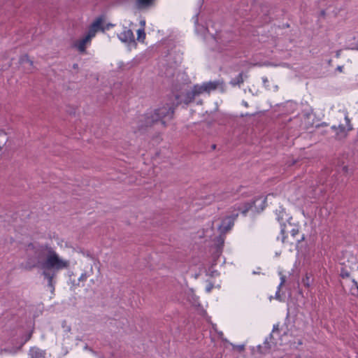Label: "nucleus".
Here are the masks:
<instances>
[{"instance_id":"1","label":"nucleus","mask_w":358,"mask_h":358,"mask_svg":"<svg viewBox=\"0 0 358 358\" xmlns=\"http://www.w3.org/2000/svg\"><path fill=\"white\" fill-rule=\"evenodd\" d=\"M70 266L69 260L63 259L52 248L47 259L43 262L42 275L48 280V286L54 289L53 278L56 273L62 269H66Z\"/></svg>"},{"instance_id":"2","label":"nucleus","mask_w":358,"mask_h":358,"mask_svg":"<svg viewBox=\"0 0 358 358\" xmlns=\"http://www.w3.org/2000/svg\"><path fill=\"white\" fill-rule=\"evenodd\" d=\"M175 108L166 105L157 108L152 111L146 113L141 119L138 129L142 130L160 122L164 127L166 126V122L173 119Z\"/></svg>"},{"instance_id":"3","label":"nucleus","mask_w":358,"mask_h":358,"mask_svg":"<svg viewBox=\"0 0 358 358\" xmlns=\"http://www.w3.org/2000/svg\"><path fill=\"white\" fill-rule=\"evenodd\" d=\"M52 248L48 244H38L37 245L33 243L29 244L28 250H33V255H29L24 268L29 271L36 267L43 268V262L47 259Z\"/></svg>"},{"instance_id":"4","label":"nucleus","mask_w":358,"mask_h":358,"mask_svg":"<svg viewBox=\"0 0 358 358\" xmlns=\"http://www.w3.org/2000/svg\"><path fill=\"white\" fill-rule=\"evenodd\" d=\"M280 233L282 234V243H289L293 244L294 241L299 243L305 240V236L303 234L300 238H296L299 234V227L292 225L290 222L280 224Z\"/></svg>"},{"instance_id":"5","label":"nucleus","mask_w":358,"mask_h":358,"mask_svg":"<svg viewBox=\"0 0 358 358\" xmlns=\"http://www.w3.org/2000/svg\"><path fill=\"white\" fill-rule=\"evenodd\" d=\"M266 197H258L252 201L245 202L237 207V210L245 215L253 206L257 212L262 211L266 207Z\"/></svg>"},{"instance_id":"6","label":"nucleus","mask_w":358,"mask_h":358,"mask_svg":"<svg viewBox=\"0 0 358 358\" xmlns=\"http://www.w3.org/2000/svg\"><path fill=\"white\" fill-rule=\"evenodd\" d=\"M223 82L220 80L210 81L203 83L202 85H196L199 91H201V94L203 93L209 94L210 92L217 90L220 85H222Z\"/></svg>"},{"instance_id":"7","label":"nucleus","mask_w":358,"mask_h":358,"mask_svg":"<svg viewBox=\"0 0 358 358\" xmlns=\"http://www.w3.org/2000/svg\"><path fill=\"white\" fill-rule=\"evenodd\" d=\"M103 21V16L98 17L90 26L87 33L94 37L98 31L101 30L104 31L105 29L102 26Z\"/></svg>"},{"instance_id":"8","label":"nucleus","mask_w":358,"mask_h":358,"mask_svg":"<svg viewBox=\"0 0 358 358\" xmlns=\"http://www.w3.org/2000/svg\"><path fill=\"white\" fill-rule=\"evenodd\" d=\"M275 345L273 341V336L272 334H270L268 338H266L263 345H259L257 346V350L261 354H267L270 352L271 348Z\"/></svg>"},{"instance_id":"9","label":"nucleus","mask_w":358,"mask_h":358,"mask_svg":"<svg viewBox=\"0 0 358 358\" xmlns=\"http://www.w3.org/2000/svg\"><path fill=\"white\" fill-rule=\"evenodd\" d=\"M201 94V91H199L197 85L193 86L191 90L187 91L184 94L182 101L185 104H189L192 102L195 97Z\"/></svg>"},{"instance_id":"10","label":"nucleus","mask_w":358,"mask_h":358,"mask_svg":"<svg viewBox=\"0 0 358 358\" xmlns=\"http://www.w3.org/2000/svg\"><path fill=\"white\" fill-rule=\"evenodd\" d=\"M92 38L93 37L90 34L87 33V35L83 38L74 43V47H76L79 50V52L83 53L85 52L86 45L90 43Z\"/></svg>"},{"instance_id":"11","label":"nucleus","mask_w":358,"mask_h":358,"mask_svg":"<svg viewBox=\"0 0 358 358\" xmlns=\"http://www.w3.org/2000/svg\"><path fill=\"white\" fill-rule=\"evenodd\" d=\"M234 224V222H233L232 219H230L229 217H225L222 220V222L219 226V230L220 231L221 234H226L229 230H231Z\"/></svg>"},{"instance_id":"12","label":"nucleus","mask_w":358,"mask_h":358,"mask_svg":"<svg viewBox=\"0 0 358 358\" xmlns=\"http://www.w3.org/2000/svg\"><path fill=\"white\" fill-rule=\"evenodd\" d=\"M119 38L126 43L134 41V36L131 29H127L119 34Z\"/></svg>"},{"instance_id":"13","label":"nucleus","mask_w":358,"mask_h":358,"mask_svg":"<svg viewBox=\"0 0 358 358\" xmlns=\"http://www.w3.org/2000/svg\"><path fill=\"white\" fill-rule=\"evenodd\" d=\"M20 64L24 65L27 71H31L33 69V61H31L28 55H24L20 58Z\"/></svg>"},{"instance_id":"14","label":"nucleus","mask_w":358,"mask_h":358,"mask_svg":"<svg viewBox=\"0 0 358 358\" xmlns=\"http://www.w3.org/2000/svg\"><path fill=\"white\" fill-rule=\"evenodd\" d=\"M155 0H136V5L138 9H145L151 6Z\"/></svg>"},{"instance_id":"15","label":"nucleus","mask_w":358,"mask_h":358,"mask_svg":"<svg viewBox=\"0 0 358 358\" xmlns=\"http://www.w3.org/2000/svg\"><path fill=\"white\" fill-rule=\"evenodd\" d=\"M216 256L217 257H219L220 255L221 254L222 252V247L224 245V238L220 235L218 237H217V241H216Z\"/></svg>"},{"instance_id":"16","label":"nucleus","mask_w":358,"mask_h":358,"mask_svg":"<svg viewBox=\"0 0 358 358\" xmlns=\"http://www.w3.org/2000/svg\"><path fill=\"white\" fill-rule=\"evenodd\" d=\"M243 82H244L243 73V72H241L236 78H232L229 83L232 86H236V85H241V84L243 83Z\"/></svg>"},{"instance_id":"17","label":"nucleus","mask_w":358,"mask_h":358,"mask_svg":"<svg viewBox=\"0 0 358 358\" xmlns=\"http://www.w3.org/2000/svg\"><path fill=\"white\" fill-rule=\"evenodd\" d=\"M30 358H45L44 353L37 348L30 350Z\"/></svg>"},{"instance_id":"18","label":"nucleus","mask_w":358,"mask_h":358,"mask_svg":"<svg viewBox=\"0 0 358 358\" xmlns=\"http://www.w3.org/2000/svg\"><path fill=\"white\" fill-rule=\"evenodd\" d=\"M137 35H138L137 39L138 41H143L144 39L145 38V32L144 28L139 29L137 31Z\"/></svg>"},{"instance_id":"19","label":"nucleus","mask_w":358,"mask_h":358,"mask_svg":"<svg viewBox=\"0 0 358 358\" xmlns=\"http://www.w3.org/2000/svg\"><path fill=\"white\" fill-rule=\"evenodd\" d=\"M352 282H353L354 286H355V287H352L351 288L352 294L358 295V283L355 280H352Z\"/></svg>"},{"instance_id":"20","label":"nucleus","mask_w":358,"mask_h":358,"mask_svg":"<svg viewBox=\"0 0 358 358\" xmlns=\"http://www.w3.org/2000/svg\"><path fill=\"white\" fill-rule=\"evenodd\" d=\"M340 275L342 278H347L350 277V272L345 268H342L341 271Z\"/></svg>"},{"instance_id":"21","label":"nucleus","mask_w":358,"mask_h":358,"mask_svg":"<svg viewBox=\"0 0 358 358\" xmlns=\"http://www.w3.org/2000/svg\"><path fill=\"white\" fill-rule=\"evenodd\" d=\"M90 275V272L85 271V273H82L80 277L79 278V281H85L87 280V278Z\"/></svg>"},{"instance_id":"22","label":"nucleus","mask_w":358,"mask_h":358,"mask_svg":"<svg viewBox=\"0 0 358 358\" xmlns=\"http://www.w3.org/2000/svg\"><path fill=\"white\" fill-rule=\"evenodd\" d=\"M275 333L279 334V324H276L273 325V331H272L271 334H275Z\"/></svg>"},{"instance_id":"23","label":"nucleus","mask_w":358,"mask_h":358,"mask_svg":"<svg viewBox=\"0 0 358 358\" xmlns=\"http://www.w3.org/2000/svg\"><path fill=\"white\" fill-rule=\"evenodd\" d=\"M31 335H32V332H29L28 333L26 336H25V338H24V342L22 343L21 346L23 345L26 342H27L31 337Z\"/></svg>"},{"instance_id":"24","label":"nucleus","mask_w":358,"mask_h":358,"mask_svg":"<svg viewBox=\"0 0 358 358\" xmlns=\"http://www.w3.org/2000/svg\"><path fill=\"white\" fill-rule=\"evenodd\" d=\"M238 216V213L236 212V213H232V214L231 215H229L228 217L230 219H232L233 222H234L235 220L237 218Z\"/></svg>"},{"instance_id":"25","label":"nucleus","mask_w":358,"mask_h":358,"mask_svg":"<svg viewBox=\"0 0 358 358\" xmlns=\"http://www.w3.org/2000/svg\"><path fill=\"white\" fill-rule=\"evenodd\" d=\"M345 120L346 121V123H347V126H348V130H351L352 129V127H351L350 124V119L348 117V116H345Z\"/></svg>"},{"instance_id":"26","label":"nucleus","mask_w":358,"mask_h":358,"mask_svg":"<svg viewBox=\"0 0 358 358\" xmlns=\"http://www.w3.org/2000/svg\"><path fill=\"white\" fill-rule=\"evenodd\" d=\"M3 135H1L0 136H3L5 139L3 141V142L1 143H0V151L1 150L3 146L6 144V142L7 141V139L6 138V136L4 134H3Z\"/></svg>"},{"instance_id":"27","label":"nucleus","mask_w":358,"mask_h":358,"mask_svg":"<svg viewBox=\"0 0 358 358\" xmlns=\"http://www.w3.org/2000/svg\"><path fill=\"white\" fill-rule=\"evenodd\" d=\"M280 280H281V282H280V285H279V286H278V287H279V289H280L281 287H282V286L283 285V284L285 283V276H282V277H281V278H280Z\"/></svg>"},{"instance_id":"28","label":"nucleus","mask_w":358,"mask_h":358,"mask_svg":"<svg viewBox=\"0 0 358 358\" xmlns=\"http://www.w3.org/2000/svg\"><path fill=\"white\" fill-rule=\"evenodd\" d=\"M309 278L308 276L306 277V279H303V282L304 285L307 287H309Z\"/></svg>"},{"instance_id":"29","label":"nucleus","mask_w":358,"mask_h":358,"mask_svg":"<svg viewBox=\"0 0 358 358\" xmlns=\"http://www.w3.org/2000/svg\"><path fill=\"white\" fill-rule=\"evenodd\" d=\"M280 289H278V291L275 293V299H278V300H280Z\"/></svg>"},{"instance_id":"30","label":"nucleus","mask_w":358,"mask_h":358,"mask_svg":"<svg viewBox=\"0 0 358 358\" xmlns=\"http://www.w3.org/2000/svg\"><path fill=\"white\" fill-rule=\"evenodd\" d=\"M263 83H264V85L266 87H268L267 85V83H268V79L266 78H263Z\"/></svg>"},{"instance_id":"31","label":"nucleus","mask_w":358,"mask_h":358,"mask_svg":"<svg viewBox=\"0 0 358 358\" xmlns=\"http://www.w3.org/2000/svg\"><path fill=\"white\" fill-rule=\"evenodd\" d=\"M343 69V66H337L336 70L338 71L339 72H342Z\"/></svg>"},{"instance_id":"32","label":"nucleus","mask_w":358,"mask_h":358,"mask_svg":"<svg viewBox=\"0 0 358 358\" xmlns=\"http://www.w3.org/2000/svg\"><path fill=\"white\" fill-rule=\"evenodd\" d=\"M73 69H76V70H78V64H74L73 65Z\"/></svg>"},{"instance_id":"33","label":"nucleus","mask_w":358,"mask_h":358,"mask_svg":"<svg viewBox=\"0 0 358 358\" xmlns=\"http://www.w3.org/2000/svg\"><path fill=\"white\" fill-rule=\"evenodd\" d=\"M339 127H340V129H341V130L342 131H345V126H343V125H340V126H339Z\"/></svg>"},{"instance_id":"34","label":"nucleus","mask_w":358,"mask_h":358,"mask_svg":"<svg viewBox=\"0 0 358 358\" xmlns=\"http://www.w3.org/2000/svg\"><path fill=\"white\" fill-rule=\"evenodd\" d=\"M211 289H212V287L210 286V287H207L206 290H207V292H210L211 290Z\"/></svg>"},{"instance_id":"35","label":"nucleus","mask_w":358,"mask_h":358,"mask_svg":"<svg viewBox=\"0 0 358 358\" xmlns=\"http://www.w3.org/2000/svg\"><path fill=\"white\" fill-rule=\"evenodd\" d=\"M211 148H212L213 150H215V148H216V145L215 144L212 145Z\"/></svg>"},{"instance_id":"36","label":"nucleus","mask_w":358,"mask_h":358,"mask_svg":"<svg viewBox=\"0 0 358 358\" xmlns=\"http://www.w3.org/2000/svg\"><path fill=\"white\" fill-rule=\"evenodd\" d=\"M340 55V51H337L336 52V57H338Z\"/></svg>"},{"instance_id":"37","label":"nucleus","mask_w":358,"mask_h":358,"mask_svg":"<svg viewBox=\"0 0 358 358\" xmlns=\"http://www.w3.org/2000/svg\"><path fill=\"white\" fill-rule=\"evenodd\" d=\"M141 24L143 26H144V25H145V21H144V20L141 21Z\"/></svg>"},{"instance_id":"38","label":"nucleus","mask_w":358,"mask_h":358,"mask_svg":"<svg viewBox=\"0 0 358 358\" xmlns=\"http://www.w3.org/2000/svg\"><path fill=\"white\" fill-rule=\"evenodd\" d=\"M280 220H282V217H278V220L280 222Z\"/></svg>"},{"instance_id":"39","label":"nucleus","mask_w":358,"mask_h":358,"mask_svg":"<svg viewBox=\"0 0 358 358\" xmlns=\"http://www.w3.org/2000/svg\"><path fill=\"white\" fill-rule=\"evenodd\" d=\"M92 270H93V268H92V266H91V267H90V272H91V273L92 272Z\"/></svg>"},{"instance_id":"40","label":"nucleus","mask_w":358,"mask_h":358,"mask_svg":"<svg viewBox=\"0 0 358 358\" xmlns=\"http://www.w3.org/2000/svg\"><path fill=\"white\" fill-rule=\"evenodd\" d=\"M110 26H113V25H112V24H108L107 25V28H108V27H110Z\"/></svg>"},{"instance_id":"41","label":"nucleus","mask_w":358,"mask_h":358,"mask_svg":"<svg viewBox=\"0 0 358 358\" xmlns=\"http://www.w3.org/2000/svg\"><path fill=\"white\" fill-rule=\"evenodd\" d=\"M331 59H329V62H328L329 64H331Z\"/></svg>"},{"instance_id":"42","label":"nucleus","mask_w":358,"mask_h":358,"mask_svg":"<svg viewBox=\"0 0 358 358\" xmlns=\"http://www.w3.org/2000/svg\"><path fill=\"white\" fill-rule=\"evenodd\" d=\"M299 345H301V344H302V342H301V341H299Z\"/></svg>"},{"instance_id":"43","label":"nucleus","mask_w":358,"mask_h":358,"mask_svg":"<svg viewBox=\"0 0 358 358\" xmlns=\"http://www.w3.org/2000/svg\"><path fill=\"white\" fill-rule=\"evenodd\" d=\"M1 135H3V133H2L1 131H0V136H1Z\"/></svg>"},{"instance_id":"44","label":"nucleus","mask_w":358,"mask_h":358,"mask_svg":"<svg viewBox=\"0 0 358 358\" xmlns=\"http://www.w3.org/2000/svg\"><path fill=\"white\" fill-rule=\"evenodd\" d=\"M296 358H300V357L299 356V357H296Z\"/></svg>"},{"instance_id":"45","label":"nucleus","mask_w":358,"mask_h":358,"mask_svg":"<svg viewBox=\"0 0 358 358\" xmlns=\"http://www.w3.org/2000/svg\"><path fill=\"white\" fill-rule=\"evenodd\" d=\"M280 358H283V357H280Z\"/></svg>"}]
</instances>
